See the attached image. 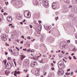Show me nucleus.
I'll return each mask as SVG.
<instances>
[{
	"label": "nucleus",
	"instance_id": "393cba45",
	"mask_svg": "<svg viewBox=\"0 0 77 77\" xmlns=\"http://www.w3.org/2000/svg\"><path fill=\"white\" fill-rule=\"evenodd\" d=\"M30 51V49H27L26 50V51H27V52H29Z\"/></svg>",
	"mask_w": 77,
	"mask_h": 77
},
{
	"label": "nucleus",
	"instance_id": "8fccbe9b",
	"mask_svg": "<svg viewBox=\"0 0 77 77\" xmlns=\"http://www.w3.org/2000/svg\"><path fill=\"white\" fill-rule=\"evenodd\" d=\"M4 11L3 9H2V10H1V12H3Z\"/></svg>",
	"mask_w": 77,
	"mask_h": 77
},
{
	"label": "nucleus",
	"instance_id": "2f4dec72",
	"mask_svg": "<svg viewBox=\"0 0 77 77\" xmlns=\"http://www.w3.org/2000/svg\"><path fill=\"white\" fill-rule=\"evenodd\" d=\"M29 27H30V28H31V29H32V28L33 27V26H32L31 25H29Z\"/></svg>",
	"mask_w": 77,
	"mask_h": 77
},
{
	"label": "nucleus",
	"instance_id": "9b49d317",
	"mask_svg": "<svg viewBox=\"0 0 77 77\" xmlns=\"http://www.w3.org/2000/svg\"><path fill=\"white\" fill-rule=\"evenodd\" d=\"M38 2L36 0H34L33 2V4L34 5H38Z\"/></svg>",
	"mask_w": 77,
	"mask_h": 77
},
{
	"label": "nucleus",
	"instance_id": "7c9ffc66",
	"mask_svg": "<svg viewBox=\"0 0 77 77\" xmlns=\"http://www.w3.org/2000/svg\"><path fill=\"white\" fill-rule=\"evenodd\" d=\"M51 70H52L53 71V70H54V67H52V68H51Z\"/></svg>",
	"mask_w": 77,
	"mask_h": 77
},
{
	"label": "nucleus",
	"instance_id": "ea45409f",
	"mask_svg": "<svg viewBox=\"0 0 77 77\" xmlns=\"http://www.w3.org/2000/svg\"><path fill=\"white\" fill-rule=\"evenodd\" d=\"M68 58H69V59L70 60H71V59H72V58H71V57L70 56Z\"/></svg>",
	"mask_w": 77,
	"mask_h": 77
},
{
	"label": "nucleus",
	"instance_id": "13d9d810",
	"mask_svg": "<svg viewBox=\"0 0 77 77\" xmlns=\"http://www.w3.org/2000/svg\"><path fill=\"white\" fill-rule=\"evenodd\" d=\"M26 21V20H24L23 21V23H24Z\"/></svg>",
	"mask_w": 77,
	"mask_h": 77
},
{
	"label": "nucleus",
	"instance_id": "dca6fc26",
	"mask_svg": "<svg viewBox=\"0 0 77 77\" xmlns=\"http://www.w3.org/2000/svg\"><path fill=\"white\" fill-rule=\"evenodd\" d=\"M19 55V53L18 52H17L15 53L14 55L16 56H18Z\"/></svg>",
	"mask_w": 77,
	"mask_h": 77
},
{
	"label": "nucleus",
	"instance_id": "a18cd8bd",
	"mask_svg": "<svg viewBox=\"0 0 77 77\" xmlns=\"http://www.w3.org/2000/svg\"><path fill=\"white\" fill-rule=\"evenodd\" d=\"M34 23H35V24H36V21L35 20H34Z\"/></svg>",
	"mask_w": 77,
	"mask_h": 77
},
{
	"label": "nucleus",
	"instance_id": "20e7f679",
	"mask_svg": "<svg viewBox=\"0 0 77 77\" xmlns=\"http://www.w3.org/2000/svg\"><path fill=\"white\" fill-rule=\"evenodd\" d=\"M1 38H2L3 41H7V35L6 34H4L1 36Z\"/></svg>",
	"mask_w": 77,
	"mask_h": 77
},
{
	"label": "nucleus",
	"instance_id": "423d86ee",
	"mask_svg": "<svg viewBox=\"0 0 77 77\" xmlns=\"http://www.w3.org/2000/svg\"><path fill=\"white\" fill-rule=\"evenodd\" d=\"M7 21H8V22H12V17L11 16H8L7 18Z\"/></svg>",
	"mask_w": 77,
	"mask_h": 77
},
{
	"label": "nucleus",
	"instance_id": "f03ea898",
	"mask_svg": "<svg viewBox=\"0 0 77 77\" xmlns=\"http://www.w3.org/2000/svg\"><path fill=\"white\" fill-rule=\"evenodd\" d=\"M42 4L44 6H48V1L47 0H43L42 1Z\"/></svg>",
	"mask_w": 77,
	"mask_h": 77
},
{
	"label": "nucleus",
	"instance_id": "aec40b11",
	"mask_svg": "<svg viewBox=\"0 0 77 77\" xmlns=\"http://www.w3.org/2000/svg\"><path fill=\"white\" fill-rule=\"evenodd\" d=\"M73 16H74V14H71L69 15V17H72Z\"/></svg>",
	"mask_w": 77,
	"mask_h": 77
},
{
	"label": "nucleus",
	"instance_id": "49530a36",
	"mask_svg": "<svg viewBox=\"0 0 77 77\" xmlns=\"http://www.w3.org/2000/svg\"><path fill=\"white\" fill-rule=\"evenodd\" d=\"M35 40V38H34L33 40H31L32 42H33Z\"/></svg>",
	"mask_w": 77,
	"mask_h": 77
},
{
	"label": "nucleus",
	"instance_id": "9d476101",
	"mask_svg": "<svg viewBox=\"0 0 77 77\" xmlns=\"http://www.w3.org/2000/svg\"><path fill=\"white\" fill-rule=\"evenodd\" d=\"M25 57H26V56L23 55H20V60H23V59H24Z\"/></svg>",
	"mask_w": 77,
	"mask_h": 77
},
{
	"label": "nucleus",
	"instance_id": "37998d69",
	"mask_svg": "<svg viewBox=\"0 0 77 77\" xmlns=\"http://www.w3.org/2000/svg\"><path fill=\"white\" fill-rule=\"evenodd\" d=\"M6 15H8V14L6 13H5L4 14V15H6Z\"/></svg>",
	"mask_w": 77,
	"mask_h": 77
},
{
	"label": "nucleus",
	"instance_id": "f8f14e48",
	"mask_svg": "<svg viewBox=\"0 0 77 77\" xmlns=\"http://www.w3.org/2000/svg\"><path fill=\"white\" fill-rule=\"evenodd\" d=\"M72 9V11L73 13H75L76 12V10L75 9L74 7H73Z\"/></svg>",
	"mask_w": 77,
	"mask_h": 77
},
{
	"label": "nucleus",
	"instance_id": "a211bd4d",
	"mask_svg": "<svg viewBox=\"0 0 77 77\" xmlns=\"http://www.w3.org/2000/svg\"><path fill=\"white\" fill-rule=\"evenodd\" d=\"M13 61L14 62V64H15V65L16 66H17V64L16 63V62H15V59H14L13 60Z\"/></svg>",
	"mask_w": 77,
	"mask_h": 77
},
{
	"label": "nucleus",
	"instance_id": "864d4df0",
	"mask_svg": "<svg viewBox=\"0 0 77 77\" xmlns=\"http://www.w3.org/2000/svg\"><path fill=\"white\" fill-rule=\"evenodd\" d=\"M5 55H7V54H8V53H7V52H5Z\"/></svg>",
	"mask_w": 77,
	"mask_h": 77
},
{
	"label": "nucleus",
	"instance_id": "1a4fd4ad",
	"mask_svg": "<svg viewBox=\"0 0 77 77\" xmlns=\"http://www.w3.org/2000/svg\"><path fill=\"white\" fill-rule=\"evenodd\" d=\"M44 27L46 30H50L51 29V27L50 26H44Z\"/></svg>",
	"mask_w": 77,
	"mask_h": 77
},
{
	"label": "nucleus",
	"instance_id": "6e6d98bb",
	"mask_svg": "<svg viewBox=\"0 0 77 77\" xmlns=\"http://www.w3.org/2000/svg\"><path fill=\"white\" fill-rule=\"evenodd\" d=\"M5 4H6V5H8V2H7V3L6 2H5Z\"/></svg>",
	"mask_w": 77,
	"mask_h": 77
},
{
	"label": "nucleus",
	"instance_id": "4468645a",
	"mask_svg": "<svg viewBox=\"0 0 77 77\" xmlns=\"http://www.w3.org/2000/svg\"><path fill=\"white\" fill-rule=\"evenodd\" d=\"M10 73V72L8 70H6L5 71V73L7 75H8Z\"/></svg>",
	"mask_w": 77,
	"mask_h": 77
},
{
	"label": "nucleus",
	"instance_id": "e433bc0d",
	"mask_svg": "<svg viewBox=\"0 0 77 77\" xmlns=\"http://www.w3.org/2000/svg\"><path fill=\"white\" fill-rule=\"evenodd\" d=\"M55 19H56V20H57L58 19V17H55Z\"/></svg>",
	"mask_w": 77,
	"mask_h": 77
},
{
	"label": "nucleus",
	"instance_id": "0eeeda50",
	"mask_svg": "<svg viewBox=\"0 0 77 77\" xmlns=\"http://www.w3.org/2000/svg\"><path fill=\"white\" fill-rule=\"evenodd\" d=\"M11 65L10 63H7L6 66V69H10V68H11Z\"/></svg>",
	"mask_w": 77,
	"mask_h": 77
},
{
	"label": "nucleus",
	"instance_id": "c85d7f7f",
	"mask_svg": "<svg viewBox=\"0 0 77 77\" xmlns=\"http://www.w3.org/2000/svg\"><path fill=\"white\" fill-rule=\"evenodd\" d=\"M55 14H56V15H58V14H59V12H56L55 13Z\"/></svg>",
	"mask_w": 77,
	"mask_h": 77
},
{
	"label": "nucleus",
	"instance_id": "bb28decb",
	"mask_svg": "<svg viewBox=\"0 0 77 77\" xmlns=\"http://www.w3.org/2000/svg\"><path fill=\"white\" fill-rule=\"evenodd\" d=\"M74 74V72H71V75H72Z\"/></svg>",
	"mask_w": 77,
	"mask_h": 77
},
{
	"label": "nucleus",
	"instance_id": "603ef678",
	"mask_svg": "<svg viewBox=\"0 0 77 77\" xmlns=\"http://www.w3.org/2000/svg\"><path fill=\"white\" fill-rule=\"evenodd\" d=\"M70 74H71V73L69 72V73H68V74H66V75H70Z\"/></svg>",
	"mask_w": 77,
	"mask_h": 77
},
{
	"label": "nucleus",
	"instance_id": "58836bf2",
	"mask_svg": "<svg viewBox=\"0 0 77 77\" xmlns=\"http://www.w3.org/2000/svg\"><path fill=\"white\" fill-rule=\"evenodd\" d=\"M14 75H15V76H16V77H17V76L16 73H14Z\"/></svg>",
	"mask_w": 77,
	"mask_h": 77
},
{
	"label": "nucleus",
	"instance_id": "bf43d9fd",
	"mask_svg": "<svg viewBox=\"0 0 77 77\" xmlns=\"http://www.w3.org/2000/svg\"><path fill=\"white\" fill-rule=\"evenodd\" d=\"M9 41H11V39L10 38H9Z\"/></svg>",
	"mask_w": 77,
	"mask_h": 77
},
{
	"label": "nucleus",
	"instance_id": "cd10ccee",
	"mask_svg": "<svg viewBox=\"0 0 77 77\" xmlns=\"http://www.w3.org/2000/svg\"><path fill=\"white\" fill-rule=\"evenodd\" d=\"M72 6L71 5H69V8H72Z\"/></svg>",
	"mask_w": 77,
	"mask_h": 77
},
{
	"label": "nucleus",
	"instance_id": "473e14b6",
	"mask_svg": "<svg viewBox=\"0 0 77 77\" xmlns=\"http://www.w3.org/2000/svg\"><path fill=\"white\" fill-rule=\"evenodd\" d=\"M61 53H63V54H65V51H62Z\"/></svg>",
	"mask_w": 77,
	"mask_h": 77
},
{
	"label": "nucleus",
	"instance_id": "3c124183",
	"mask_svg": "<svg viewBox=\"0 0 77 77\" xmlns=\"http://www.w3.org/2000/svg\"><path fill=\"white\" fill-rule=\"evenodd\" d=\"M70 69H68L67 70V71H70Z\"/></svg>",
	"mask_w": 77,
	"mask_h": 77
},
{
	"label": "nucleus",
	"instance_id": "f704fd0d",
	"mask_svg": "<svg viewBox=\"0 0 77 77\" xmlns=\"http://www.w3.org/2000/svg\"><path fill=\"white\" fill-rule=\"evenodd\" d=\"M38 23H39V24H41V23H42V22H41V21L39 20Z\"/></svg>",
	"mask_w": 77,
	"mask_h": 77
},
{
	"label": "nucleus",
	"instance_id": "4be33fe9",
	"mask_svg": "<svg viewBox=\"0 0 77 77\" xmlns=\"http://www.w3.org/2000/svg\"><path fill=\"white\" fill-rule=\"evenodd\" d=\"M59 57H63V56H62V54H59Z\"/></svg>",
	"mask_w": 77,
	"mask_h": 77
},
{
	"label": "nucleus",
	"instance_id": "c756f323",
	"mask_svg": "<svg viewBox=\"0 0 77 77\" xmlns=\"http://www.w3.org/2000/svg\"><path fill=\"white\" fill-rule=\"evenodd\" d=\"M11 57H8V60H11Z\"/></svg>",
	"mask_w": 77,
	"mask_h": 77
},
{
	"label": "nucleus",
	"instance_id": "f3484780",
	"mask_svg": "<svg viewBox=\"0 0 77 77\" xmlns=\"http://www.w3.org/2000/svg\"><path fill=\"white\" fill-rule=\"evenodd\" d=\"M43 35H44L43 34H42L41 35V37L40 38V39H42L44 38V36Z\"/></svg>",
	"mask_w": 77,
	"mask_h": 77
},
{
	"label": "nucleus",
	"instance_id": "a19ab883",
	"mask_svg": "<svg viewBox=\"0 0 77 77\" xmlns=\"http://www.w3.org/2000/svg\"><path fill=\"white\" fill-rule=\"evenodd\" d=\"M8 26H12V24L10 23L9 24V25Z\"/></svg>",
	"mask_w": 77,
	"mask_h": 77
},
{
	"label": "nucleus",
	"instance_id": "338daca9",
	"mask_svg": "<svg viewBox=\"0 0 77 77\" xmlns=\"http://www.w3.org/2000/svg\"><path fill=\"white\" fill-rule=\"evenodd\" d=\"M75 44H77V40H75Z\"/></svg>",
	"mask_w": 77,
	"mask_h": 77
},
{
	"label": "nucleus",
	"instance_id": "774afa93",
	"mask_svg": "<svg viewBox=\"0 0 77 77\" xmlns=\"http://www.w3.org/2000/svg\"><path fill=\"white\" fill-rule=\"evenodd\" d=\"M75 38L77 39V35H76L75 36Z\"/></svg>",
	"mask_w": 77,
	"mask_h": 77
},
{
	"label": "nucleus",
	"instance_id": "39448f33",
	"mask_svg": "<svg viewBox=\"0 0 77 77\" xmlns=\"http://www.w3.org/2000/svg\"><path fill=\"white\" fill-rule=\"evenodd\" d=\"M39 72H40V69H38L36 70L35 74L37 76H39Z\"/></svg>",
	"mask_w": 77,
	"mask_h": 77
},
{
	"label": "nucleus",
	"instance_id": "680f3d73",
	"mask_svg": "<svg viewBox=\"0 0 77 77\" xmlns=\"http://www.w3.org/2000/svg\"><path fill=\"white\" fill-rule=\"evenodd\" d=\"M74 53H73L71 54V55L72 56H74Z\"/></svg>",
	"mask_w": 77,
	"mask_h": 77
},
{
	"label": "nucleus",
	"instance_id": "a878e982",
	"mask_svg": "<svg viewBox=\"0 0 77 77\" xmlns=\"http://www.w3.org/2000/svg\"><path fill=\"white\" fill-rule=\"evenodd\" d=\"M74 59H77V58L75 57V56H73Z\"/></svg>",
	"mask_w": 77,
	"mask_h": 77
},
{
	"label": "nucleus",
	"instance_id": "5701e85b",
	"mask_svg": "<svg viewBox=\"0 0 77 77\" xmlns=\"http://www.w3.org/2000/svg\"><path fill=\"white\" fill-rule=\"evenodd\" d=\"M27 16H28V17H26V16H25V17H26L27 18H29V13H28L27 14Z\"/></svg>",
	"mask_w": 77,
	"mask_h": 77
},
{
	"label": "nucleus",
	"instance_id": "2eb2a0df",
	"mask_svg": "<svg viewBox=\"0 0 77 77\" xmlns=\"http://www.w3.org/2000/svg\"><path fill=\"white\" fill-rule=\"evenodd\" d=\"M14 72L16 74H20V71H18V72L17 71H15Z\"/></svg>",
	"mask_w": 77,
	"mask_h": 77
},
{
	"label": "nucleus",
	"instance_id": "412c9836",
	"mask_svg": "<svg viewBox=\"0 0 77 77\" xmlns=\"http://www.w3.org/2000/svg\"><path fill=\"white\" fill-rule=\"evenodd\" d=\"M4 62L5 63V65H6V62H7V60H5L4 61Z\"/></svg>",
	"mask_w": 77,
	"mask_h": 77
},
{
	"label": "nucleus",
	"instance_id": "4d7b16f0",
	"mask_svg": "<svg viewBox=\"0 0 77 77\" xmlns=\"http://www.w3.org/2000/svg\"><path fill=\"white\" fill-rule=\"evenodd\" d=\"M23 41L22 42L21 41L20 42V44H23Z\"/></svg>",
	"mask_w": 77,
	"mask_h": 77
},
{
	"label": "nucleus",
	"instance_id": "09e8293b",
	"mask_svg": "<svg viewBox=\"0 0 77 77\" xmlns=\"http://www.w3.org/2000/svg\"><path fill=\"white\" fill-rule=\"evenodd\" d=\"M11 28H14V27H15L13 26V25H12L11 26Z\"/></svg>",
	"mask_w": 77,
	"mask_h": 77
},
{
	"label": "nucleus",
	"instance_id": "69168bd1",
	"mask_svg": "<svg viewBox=\"0 0 77 77\" xmlns=\"http://www.w3.org/2000/svg\"><path fill=\"white\" fill-rule=\"evenodd\" d=\"M4 9H5V10H6V7H4Z\"/></svg>",
	"mask_w": 77,
	"mask_h": 77
},
{
	"label": "nucleus",
	"instance_id": "72a5a7b5",
	"mask_svg": "<svg viewBox=\"0 0 77 77\" xmlns=\"http://www.w3.org/2000/svg\"><path fill=\"white\" fill-rule=\"evenodd\" d=\"M27 38L28 39H30V37L29 36H28L27 37Z\"/></svg>",
	"mask_w": 77,
	"mask_h": 77
},
{
	"label": "nucleus",
	"instance_id": "de8ad7c7",
	"mask_svg": "<svg viewBox=\"0 0 77 77\" xmlns=\"http://www.w3.org/2000/svg\"><path fill=\"white\" fill-rule=\"evenodd\" d=\"M10 51H11V53H13V52H12V49H10Z\"/></svg>",
	"mask_w": 77,
	"mask_h": 77
},
{
	"label": "nucleus",
	"instance_id": "79ce46f5",
	"mask_svg": "<svg viewBox=\"0 0 77 77\" xmlns=\"http://www.w3.org/2000/svg\"><path fill=\"white\" fill-rule=\"evenodd\" d=\"M26 50H27V49L26 48L25 49H23V51H26Z\"/></svg>",
	"mask_w": 77,
	"mask_h": 77
},
{
	"label": "nucleus",
	"instance_id": "4c0bfd02",
	"mask_svg": "<svg viewBox=\"0 0 77 77\" xmlns=\"http://www.w3.org/2000/svg\"><path fill=\"white\" fill-rule=\"evenodd\" d=\"M21 37L23 38V39H24V36L22 35L21 36Z\"/></svg>",
	"mask_w": 77,
	"mask_h": 77
},
{
	"label": "nucleus",
	"instance_id": "f257e3e1",
	"mask_svg": "<svg viewBox=\"0 0 77 77\" xmlns=\"http://www.w3.org/2000/svg\"><path fill=\"white\" fill-rule=\"evenodd\" d=\"M57 64L59 68H60V69H62V66H63L64 65V63H63V61L61 60L59 61Z\"/></svg>",
	"mask_w": 77,
	"mask_h": 77
},
{
	"label": "nucleus",
	"instance_id": "ddd939ff",
	"mask_svg": "<svg viewBox=\"0 0 77 77\" xmlns=\"http://www.w3.org/2000/svg\"><path fill=\"white\" fill-rule=\"evenodd\" d=\"M37 64V62H35L34 63H31V66L32 67H34L35 65H36Z\"/></svg>",
	"mask_w": 77,
	"mask_h": 77
},
{
	"label": "nucleus",
	"instance_id": "5fc2aeb1",
	"mask_svg": "<svg viewBox=\"0 0 77 77\" xmlns=\"http://www.w3.org/2000/svg\"><path fill=\"white\" fill-rule=\"evenodd\" d=\"M31 59H35V57H31Z\"/></svg>",
	"mask_w": 77,
	"mask_h": 77
},
{
	"label": "nucleus",
	"instance_id": "b1692460",
	"mask_svg": "<svg viewBox=\"0 0 77 77\" xmlns=\"http://www.w3.org/2000/svg\"><path fill=\"white\" fill-rule=\"evenodd\" d=\"M45 66H46V68H48V67H49V65H48L47 64H46Z\"/></svg>",
	"mask_w": 77,
	"mask_h": 77
},
{
	"label": "nucleus",
	"instance_id": "6e6552de",
	"mask_svg": "<svg viewBox=\"0 0 77 77\" xmlns=\"http://www.w3.org/2000/svg\"><path fill=\"white\" fill-rule=\"evenodd\" d=\"M52 7L53 9H56V7H57L56 3L55 2L53 3L52 4Z\"/></svg>",
	"mask_w": 77,
	"mask_h": 77
},
{
	"label": "nucleus",
	"instance_id": "c9c22d12",
	"mask_svg": "<svg viewBox=\"0 0 77 77\" xmlns=\"http://www.w3.org/2000/svg\"><path fill=\"white\" fill-rule=\"evenodd\" d=\"M5 45L6 46H9V45L8 44V43H6Z\"/></svg>",
	"mask_w": 77,
	"mask_h": 77
},
{
	"label": "nucleus",
	"instance_id": "6ab92c4d",
	"mask_svg": "<svg viewBox=\"0 0 77 77\" xmlns=\"http://www.w3.org/2000/svg\"><path fill=\"white\" fill-rule=\"evenodd\" d=\"M64 1L66 3H69V0H64Z\"/></svg>",
	"mask_w": 77,
	"mask_h": 77
},
{
	"label": "nucleus",
	"instance_id": "052dcab7",
	"mask_svg": "<svg viewBox=\"0 0 77 77\" xmlns=\"http://www.w3.org/2000/svg\"><path fill=\"white\" fill-rule=\"evenodd\" d=\"M16 42H19V40H16Z\"/></svg>",
	"mask_w": 77,
	"mask_h": 77
},
{
	"label": "nucleus",
	"instance_id": "e2e57ef3",
	"mask_svg": "<svg viewBox=\"0 0 77 77\" xmlns=\"http://www.w3.org/2000/svg\"><path fill=\"white\" fill-rule=\"evenodd\" d=\"M20 24H22V25H23V23L22 22H20Z\"/></svg>",
	"mask_w": 77,
	"mask_h": 77
},
{
	"label": "nucleus",
	"instance_id": "7ed1b4c3",
	"mask_svg": "<svg viewBox=\"0 0 77 77\" xmlns=\"http://www.w3.org/2000/svg\"><path fill=\"white\" fill-rule=\"evenodd\" d=\"M58 73L60 75H63L64 74V71L62 69H59L58 72Z\"/></svg>",
	"mask_w": 77,
	"mask_h": 77
},
{
	"label": "nucleus",
	"instance_id": "c03bdc74",
	"mask_svg": "<svg viewBox=\"0 0 77 77\" xmlns=\"http://www.w3.org/2000/svg\"><path fill=\"white\" fill-rule=\"evenodd\" d=\"M67 42H68V43H70V41L67 40Z\"/></svg>",
	"mask_w": 77,
	"mask_h": 77
},
{
	"label": "nucleus",
	"instance_id": "0e129e2a",
	"mask_svg": "<svg viewBox=\"0 0 77 77\" xmlns=\"http://www.w3.org/2000/svg\"><path fill=\"white\" fill-rule=\"evenodd\" d=\"M66 54H69V53L67 52L66 54Z\"/></svg>",
	"mask_w": 77,
	"mask_h": 77
}]
</instances>
